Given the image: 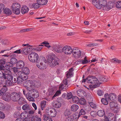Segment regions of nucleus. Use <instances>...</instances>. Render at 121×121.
Returning a JSON list of instances; mask_svg holds the SVG:
<instances>
[{"instance_id":"obj_35","label":"nucleus","mask_w":121,"mask_h":121,"mask_svg":"<svg viewBox=\"0 0 121 121\" xmlns=\"http://www.w3.org/2000/svg\"><path fill=\"white\" fill-rule=\"evenodd\" d=\"M98 115L100 117H103L105 114V112L104 110H99L97 112Z\"/></svg>"},{"instance_id":"obj_57","label":"nucleus","mask_w":121,"mask_h":121,"mask_svg":"<svg viewBox=\"0 0 121 121\" xmlns=\"http://www.w3.org/2000/svg\"><path fill=\"white\" fill-rule=\"evenodd\" d=\"M89 104L91 107L93 109H95L96 107V105L94 103L92 102H90Z\"/></svg>"},{"instance_id":"obj_56","label":"nucleus","mask_w":121,"mask_h":121,"mask_svg":"<svg viewBox=\"0 0 121 121\" xmlns=\"http://www.w3.org/2000/svg\"><path fill=\"white\" fill-rule=\"evenodd\" d=\"M118 107L117 106V104L116 106L113 108V109L112 110H113L114 112L115 113H117L119 111V109H118Z\"/></svg>"},{"instance_id":"obj_44","label":"nucleus","mask_w":121,"mask_h":121,"mask_svg":"<svg viewBox=\"0 0 121 121\" xmlns=\"http://www.w3.org/2000/svg\"><path fill=\"white\" fill-rule=\"evenodd\" d=\"M53 104V106L56 108H60L61 106V104L59 102H56V103Z\"/></svg>"},{"instance_id":"obj_50","label":"nucleus","mask_w":121,"mask_h":121,"mask_svg":"<svg viewBox=\"0 0 121 121\" xmlns=\"http://www.w3.org/2000/svg\"><path fill=\"white\" fill-rule=\"evenodd\" d=\"M108 117L111 120H113L115 116L113 113H110L108 114Z\"/></svg>"},{"instance_id":"obj_28","label":"nucleus","mask_w":121,"mask_h":121,"mask_svg":"<svg viewBox=\"0 0 121 121\" xmlns=\"http://www.w3.org/2000/svg\"><path fill=\"white\" fill-rule=\"evenodd\" d=\"M5 60L4 59H3L0 60V68L1 69L4 68V65L5 64Z\"/></svg>"},{"instance_id":"obj_4","label":"nucleus","mask_w":121,"mask_h":121,"mask_svg":"<svg viewBox=\"0 0 121 121\" xmlns=\"http://www.w3.org/2000/svg\"><path fill=\"white\" fill-rule=\"evenodd\" d=\"M47 62V60L46 58L43 56H40L37 60L36 62L39 64L40 65L37 64V67L41 69H43L46 68V66L44 63H46Z\"/></svg>"},{"instance_id":"obj_39","label":"nucleus","mask_w":121,"mask_h":121,"mask_svg":"<svg viewBox=\"0 0 121 121\" xmlns=\"http://www.w3.org/2000/svg\"><path fill=\"white\" fill-rule=\"evenodd\" d=\"M40 7V5L38 3H34L32 5V8L34 9H37Z\"/></svg>"},{"instance_id":"obj_40","label":"nucleus","mask_w":121,"mask_h":121,"mask_svg":"<svg viewBox=\"0 0 121 121\" xmlns=\"http://www.w3.org/2000/svg\"><path fill=\"white\" fill-rule=\"evenodd\" d=\"M32 81L30 80H27L25 82L24 84L27 85L28 86H30V87H33V84L31 83Z\"/></svg>"},{"instance_id":"obj_43","label":"nucleus","mask_w":121,"mask_h":121,"mask_svg":"<svg viewBox=\"0 0 121 121\" xmlns=\"http://www.w3.org/2000/svg\"><path fill=\"white\" fill-rule=\"evenodd\" d=\"M111 62L113 63H118L121 64V60H118L116 58H114L111 60Z\"/></svg>"},{"instance_id":"obj_63","label":"nucleus","mask_w":121,"mask_h":121,"mask_svg":"<svg viewBox=\"0 0 121 121\" xmlns=\"http://www.w3.org/2000/svg\"><path fill=\"white\" fill-rule=\"evenodd\" d=\"M97 94L99 96L103 95L104 94V91L101 90H98L97 91Z\"/></svg>"},{"instance_id":"obj_25","label":"nucleus","mask_w":121,"mask_h":121,"mask_svg":"<svg viewBox=\"0 0 121 121\" xmlns=\"http://www.w3.org/2000/svg\"><path fill=\"white\" fill-rule=\"evenodd\" d=\"M46 101L45 100H43L41 101L40 105L41 109L42 110H43L44 108L46 107Z\"/></svg>"},{"instance_id":"obj_12","label":"nucleus","mask_w":121,"mask_h":121,"mask_svg":"<svg viewBox=\"0 0 121 121\" xmlns=\"http://www.w3.org/2000/svg\"><path fill=\"white\" fill-rule=\"evenodd\" d=\"M3 99L6 101H9L11 99V95L9 93H5L2 96Z\"/></svg>"},{"instance_id":"obj_8","label":"nucleus","mask_w":121,"mask_h":121,"mask_svg":"<svg viewBox=\"0 0 121 121\" xmlns=\"http://www.w3.org/2000/svg\"><path fill=\"white\" fill-rule=\"evenodd\" d=\"M11 99L13 101L16 102L18 100L20 96L19 94L16 92H13L10 94Z\"/></svg>"},{"instance_id":"obj_36","label":"nucleus","mask_w":121,"mask_h":121,"mask_svg":"<svg viewBox=\"0 0 121 121\" xmlns=\"http://www.w3.org/2000/svg\"><path fill=\"white\" fill-rule=\"evenodd\" d=\"M79 99L76 96H73L72 97V100L74 103L78 104L79 102Z\"/></svg>"},{"instance_id":"obj_60","label":"nucleus","mask_w":121,"mask_h":121,"mask_svg":"<svg viewBox=\"0 0 121 121\" xmlns=\"http://www.w3.org/2000/svg\"><path fill=\"white\" fill-rule=\"evenodd\" d=\"M18 69H19L17 68V67H14L12 68V70L14 73H19V71H20L18 70Z\"/></svg>"},{"instance_id":"obj_9","label":"nucleus","mask_w":121,"mask_h":121,"mask_svg":"<svg viewBox=\"0 0 121 121\" xmlns=\"http://www.w3.org/2000/svg\"><path fill=\"white\" fill-rule=\"evenodd\" d=\"M69 82L68 81L67 79L63 80V83L61 84V85L59 87V88L61 89H65L66 90L67 88V87L68 86V85Z\"/></svg>"},{"instance_id":"obj_38","label":"nucleus","mask_w":121,"mask_h":121,"mask_svg":"<svg viewBox=\"0 0 121 121\" xmlns=\"http://www.w3.org/2000/svg\"><path fill=\"white\" fill-rule=\"evenodd\" d=\"M5 70L3 69H0V78H2L3 77L4 78V76L5 74Z\"/></svg>"},{"instance_id":"obj_61","label":"nucleus","mask_w":121,"mask_h":121,"mask_svg":"<svg viewBox=\"0 0 121 121\" xmlns=\"http://www.w3.org/2000/svg\"><path fill=\"white\" fill-rule=\"evenodd\" d=\"M98 45V44L95 43H90L86 45L88 47H94L97 46Z\"/></svg>"},{"instance_id":"obj_7","label":"nucleus","mask_w":121,"mask_h":121,"mask_svg":"<svg viewBox=\"0 0 121 121\" xmlns=\"http://www.w3.org/2000/svg\"><path fill=\"white\" fill-rule=\"evenodd\" d=\"M73 49L70 46H66L62 48L63 52L66 55L70 54L73 52Z\"/></svg>"},{"instance_id":"obj_32","label":"nucleus","mask_w":121,"mask_h":121,"mask_svg":"<svg viewBox=\"0 0 121 121\" xmlns=\"http://www.w3.org/2000/svg\"><path fill=\"white\" fill-rule=\"evenodd\" d=\"M85 109H81L79 112L78 117V118L82 115H84L86 114V113L85 111Z\"/></svg>"},{"instance_id":"obj_27","label":"nucleus","mask_w":121,"mask_h":121,"mask_svg":"<svg viewBox=\"0 0 121 121\" xmlns=\"http://www.w3.org/2000/svg\"><path fill=\"white\" fill-rule=\"evenodd\" d=\"M21 5L17 3H15L13 4L12 6V8L20 9Z\"/></svg>"},{"instance_id":"obj_2","label":"nucleus","mask_w":121,"mask_h":121,"mask_svg":"<svg viewBox=\"0 0 121 121\" xmlns=\"http://www.w3.org/2000/svg\"><path fill=\"white\" fill-rule=\"evenodd\" d=\"M82 82L90 83L96 86L101 84V82L99 81L97 78L92 75H89L86 78L83 79Z\"/></svg>"},{"instance_id":"obj_48","label":"nucleus","mask_w":121,"mask_h":121,"mask_svg":"<svg viewBox=\"0 0 121 121\" xmlns=\"http://www.w3.org/2000/svg\"><path fill=\"white\" fill-rule=\"evenodd\" d=\"M101 101L102 103L104 105H107L108 104V100L104 98H102Z\"/></svg>"},{"instance_id":"obj_1","label":"nucleus","mask_w":121,"mask_h":121,"mask_svg":"<svg viewBox=\"0 0 121 121\" xmlns=\"http://www.w3.org/2000/svg\"><path fill=\"white\" fill-rule=\"evenodd\" d=\"M55 57L54 54H50L47 56L48 64L50 67H54L59 64V59L58 58H55Z\"/></svg>"},{"instance_id":"obj_13","label":"nucleus","mask_w":121,"mask_h":121,"mask_svg":"<svg viewBox=\"0 0 121 121\" xmlns=\"http://www.w3.org/2000/svg\"><path fill=\"white\" fill-rule=\"evenodd\" d=\"M25 65L24 62L22 60L18 61L16 64V67L17 68L20 69L23 67Z\"/></svg>"},{"instance_id":"obj_23","label":"nucleus","mask_w":121,"mask_h":121,"mask_svg":"<svg viewBox=\"0 0 121 121\" xmlns=\"http://www.w3.org/2000/svg\"><path fill=\"white\" fill-rule=\"evenodd\" d=\"M31 121H41V119L38 115L33 116L31 119Z\"/></svg>"},{"instance_id":"obj_26","label":"nucleus","mask_w":121,"mask_h":121,"mask_svg":"<svg viewBox=\"0 0 121 121\" xmlns=\"http://www.w3.org/2000/svg\"><path fill=\"white\" fill-rule=\"evenodd\" d=\"M110 99L111 101L115 100L117 97V96L115 94L113 93L110 94Z\"/></svg>"},{"instance_id":"obj_30","label":"nucleus","mask_w":121,"mask_h":121,"mask_svg":"<svg viewBox=\"0 0 121 121\" xmlns=\"http://www.w3.org/2000/svg\"><path fill=\"white\" fill-rule=\"evenodd\" d=\"M22 70L23 73H24V74L27 75L29 73V70L27 68L24 67L22 69Z\"/></svg>"},{"instance_id":"obj_55","label":"nucleus","mask_w":121,"mask_h":121,"mask_svg":"<svg viewBox=\"0 0 121 121\" xmlns=\"http://www.w3.org/2000/svg\"><path fill=\"white\" fill-rule=\"evenodd\" d=\"M99 80L100 81L102 82H106L107 80L106 78H105V77L102 76H101L99 78Z\"/></svg>"},{"instance_id":"obj_19","label":"nucleus","mask_w":121,"mask_h":121,"mask_svg":"<svg viewBox=\"0 0 121 121\" xmlns=\"http://www.w3.org/2000/svg\"><path fill=\"white\" fill-rule=\"evenodd\" d=\"M99 3L101 5L102 7L104 10V8L105 7L107 4V1L106 0H99Z\"/></svg>"},{"instance_id":"obj_37","label":"nucleus","mask_w":121,"mask_h":121,"mask_svg":"<svg viewBox=\"0 0 121 121\" xmlns=\"http://www.w3.org/2000/svg\"><path fill=\"white\" fill-rule=\"evenodd\" d=\"M56 110L54 109H52V112H51L50 113L48 114L49 116L52 117H54L56 115Z\"/></svg>"},{"instance_id":"obj_14","label":"nucleus","mask_w":121,"mask_h":121,"mask_svg":"<svg viewBox=\"0 0 121 121\" xmlns=\"http://www.w3.org/2000/svg\"><path fill=\"white\" fill-rule=\"evenodd\" d=\"M31 49V47H24L22 49V53L24 54L27 55L29 53V51H30V49Z\"/></svg>"},{"instance_id":"obj_64","label":"nucleus","mask_w":121,"mask_h":121,"mask_svg":"<svg viewBox=\"0 0 121 121\" xmlns=\"http://www.w3.org/2000/svg\"><path fill=\"white\" fill-rule=\"evenodd\" d=\"M5 108L4 105L2 103H0V111L4 110Z\"/></svg>"},{"instance_id":"obj_54","label":"nucleus","mask_w":121,"mask_h":121,"mask_svg":"<svg viewBox=\"0 0 121 121\" xmlns=\"http://www.w3.org/2000/svg\"><path fill=\"white\" fill-rule=\"evenodd\" d=\"M73 120L72 117L70 116L65 118V121H73Z\"/></svg>"},{"instance_id":"obj_29","label":"nucleus","mask_w":121,"mask_h":121,"mask_svg":"<svg viewBox=\"0 0 121 121\" xmlns=\"http://www.w3.org/2000/svg\"><path fill=\"white\" fill-rule=\"evenodd\" d=\"M78 108V105L76 104L73 105L71 107V110L73 111H76Z\"/></svg>"},{"instance_id":"obj_22","label":"nucleus","mask_w":121,"mask_h":121,"mask_svg":"<svg viewBox=\"0 0 121 121\" xmlns=\"http://www.w3.org/2000/svg\"><path fill=\"white\" fill-rule=\"evenodd\" d=\"M43 118L44 121H53L52 119L49 117L47 114H45L44 115Z\"/></svg>"},{"instance_id":"obj_33","label":"nucleus","mask_w":121,"mask_h":121,"mask_svg":"<svg viewBox=\"0 0 121 121\" xmlns=\"http://www.w3.org/2000/svg\"><path fill=\"white\" fill-rule=\"evenodd\" d=\"M79 103L81 105H85L86 104V102L85 99L82 98L79 99Z\"/></svg>"},{"instance_id":"obj_45","label":"nucleus","mask_w":121,"mask_h":121,"mask_svg":"<svg viewBox=\"0 0 121 121\" xmlns=\"http://www.w3.org/2000/svg\"><path fill=\"white\" fill-rule=\"evenodd\" d=\"M81 63L83 64H86L88 63V61L87 57L86 56L84 57V60H81Z\"/></svg>"},{"instance_id":"obj_10","label":"nucleus","mask_w":121,"mask_h":121,"mask_svg":"<svg viewBox=\"0 0 121 121\" xmlns=\"http://www.w3.org/2000/svg\"><path fill=\"white\" fill-rule=\"evenodd\" d=\"M10 73V72L9 71L5 70L4 78L5 79H7L8 80H12L13 76L11 75Z\"/></svg>"},{"instance_id":"obj_62","label":"nucleus","mask_w":121,"mask_h":121,"mask_svg":"<svg viewBox=\"0 0 121 121\" xmlns=\"http://www.w3.org/2000/svg\"><path fill=\"white\" fill-rule=\"evenodd\" d=\"M56 52L59 53H61L63 52L62 48L58 46Z\"/></svg>"},{"instance_id":"obj_41","label":"nucleus","mask_w":121,"mask_h":121,"mask_svg":"<svg viewBox=\"0 0 121 121\" xmlns=\"http://www.w3.org/2000/svg\"><path fill=\"white\" fill-rule=\"evenodd\" d=\"M12 82L13 83H17V79H18V76L16 74V75H14L13 76L12 78Z\"/></svg>"},{"instance_id":"obj_34","label":"nucleus","mask_w":121,"mask_h":121,"mask_svg":"<svg viewBox=\"0 0 121 121\" xmlns=\"http://www.w3.org/2000/svg\"><path fill=\"white\" fill-rule=\"evenodd\" d=\"M12 11L13 13L16 14H19L20 13V9L12 8Z\"/></svg>"},{"instance_id":"obj_3","label":"nucleus","mask_w":121,"mask_h":121,"mask_svg":"<svg viewBox=\"0 0 121 121\" xmlns=\"http://www.w3.org/2000/svg\"><path fill=\"white\" fill-rule=\"evenodd\" d=\"M39 96L38 91L35 90H31L29 91L26 94V97L30 101H34V98H37Z\"/></svg>"},{"instance_id":"obj_16","label":"nucleus","mask_w":121,"mask_h":121,"mask_svg":"<svg viewBox=\"0 0 121 121\" xmlns=\"http://www.w3.org/2000/svg\"><path fill=\"white\" fill-rule=\"evenodd\" d=\"M77 93L78 96L81 97H84V96H86V93L83 90H78L77 91Z\"/></svg>"},{"instance_id":"obj_11","label":"nucleus","mask_w":121,"mask_h":121,"mask_svg":"<svg viewBox=\"0 0 121 121\" xmlns=\"http://www.w3.org/2000/svg\"><path fill=\"white\" fill-rule=\"evenodd\" d=\"M114 4L112 2H108L107 3V5L104 8V10L108 11L113 8Z\"/></svg>"},{"instance_id":"obj_20","label":"nucleus","mask_w":121,"mask_h":121,"mask_svg":"<svg viewBox=\"0 0 121 121\" xmlns=\"http://www.w3.org/2000/svg\"><path fill=\"white\" fill-rule=\"evenodd\" d=\"M3 13L7 16H10L12 13V12L11 10L8 8H6L4 9L3 11Z\"/></svg>"},{"instance_id":"obj_51","label":"nucleus","mask_w":121,"mask_h":121,"mask_svg":"<svg viewBox=\"0 0 121 121\" xmlns=\"http://www.w3.org/2000/svg\"><path fill=\"white\" fill-rule=\"evenodd\" d=\"M11 80H8L6 82L5 84V85L8 86H12L13 85V83L11 81Z\"/></svg>"},{"instance_id":"obj_59","label":"nucleus","mask_w":121,"mask_h":121,"mask_svg":"<svg viewBox=\"0 0 121 121\" xmlns=\"http://www.w3.org/2000/svg\"><path fill=\"white\" fill-rule=\"evenodd\" d=\"M116 7L118 8H121V1H119L117 2Z\"/></svg>"},{"instance_id":"obj_52","label":"nucleus","mask_w":121,"mask_h":121,"mask_svg":"<svg viewBox=\"0 0 121 121\" xmlns=\"http://www.w3.org/2000/svg\"><path fill=\"white\" fill-rule=\"evenodd\" d=\"M24 99L22 97L19 98L18 102V103L20 104H23L24 102Z\"/></svg>"},{"instance_id":"obj_46","label":"nucleus","mask_w":121,"mask_h":121,"mask_svg":"<svg viewBox=\"0 0 121 121\" xmlns=\"http://www.w3.org/2000/svg\"><path fill=\"white\" fill-rule=\"evenodd\" d=\"M70 110L68 109L65 110L64 113V115L65 116H68L70 115Z\"/></svg>"},{"instance_id":"obj_5","label":"nucleus","mask_w":121,"mask_h":121,"mask_svg":"<svg viewBox=\"0 0 121 121\" xmlns=\"http://www.w3.org/2000/svg\"><path fill=\"white\" fill-rule=\"evenodd\" d=\"M28 57L30 61L32 62H36L39 58L38 54L34 52L30 53L28 55Z\"/></svg>"},{"instance_id":"obj_15","label":"nucleus","mask_w":121,"mask_h":121,"mask_svg":"<svg viewBox=\"0 0 121 121\" xmlns=\"http://www.w3.org/2000/svg\"><path fill=\"white\" fill-rule=\"evenodd\" d=\"M18 74L24 81L28 78V77L27 75L23 73L21 71H19V73H18Z\"/></svg>"},{"instance_id":"obj_42","label":"nucleus","mask_w":121,"mask_h":121,"mask_svg":"<svg viewBox=\"0 0 121 121\" xmlns=\"http://www.w3.org/2000/svg\"><path fill=\"white\" fill-rule=\"evenodd\" d=\"M117 104L113 102H112L110 103L109 105L110 108L112 110L113 109V108L116 106Z\"/></svg>"},{"instance_id":"obj_53","label":"nucleus","mask_w":121,"mask_h":121,"mask_svg":"<svg viewBox=\"0 0 121 121\" xmlns=\"http://www.w3.org/2000/svg\"><path fill=\"white\" fill-rule=\"evenodd\" d=\"M17 83L21 84L23 81H24L19 75L18 76Z\"/></svg>"},{"instance_id":"obj_49","label":"nucleus","mask_w":121,"mask_h":121,"mask_svg":"<svg viewBox=\"0 0 121 121\" xmlns=\"http://www.w3.org/2000/svg\"><path fill=\"white\" fill-rule=\"evenodd\" d=\"M43 46V45H37L36 47V48L35 49V50L38 51H40L42 48V46Z\"/></svg>"},{"instance_id":"obj_17","label":"nucleus","mask_w":121,"mask_h":121,"mask_svg":"<svg viewBox=\"0 0 121 121\" xmlns=\"http://www.w3.org/2000/svg\"><path fill=\"white\" fill-rule=\"evenodd\" d=\"M22 109L27 112V111L30 110L31 109V108L30 105L27 104H26L23 105L22 107Z\"/></svg>"},{"instance_id":"obj_58","label":"nucleus","mask_w":121,"mask_h":121,"mask_svg":"<svg viewBox=\"0 0 121 121\" xmlns=\"http://www.w3.org/2000/svg\"><path fill=\"white\" fill-rule=\"evenodd\" d=\"M8 89L7 87V86L5 85H4L2 87L1 89L2 91H3L5 93L7 91Z\"/></svg>"},{"instance_id":"obj_47","label":"nucleus","mask_w":121,"mask_h":121,"mask_svg":"<svg viewBox=\"0 0 121 121\" xmlns=\"http://www.w3.org/2000/svg\"><path fill=\"white\" fill-rule=\"evenodd\" d=\"M10 62L12 64H14L16 63H17V59L15 58H13L11 59Z\"/></svg>"},{"instance_id":"obj_24","label":"nucleus","mask_w":121,"mask_h":121,"mask_svg":"<svg viewBox=\"0 0 121 121\" xmlns=\"http://www.w3.org/2000/svg\"><path fill=\"white\" fill-rule=\"evenodd\" d=\"M47 0H37V2L40 5H45L47 4Z\"/></svg>"},{"instance_id":"obj_31","label":"nucleus","mask_w":121,"mask_h":121,"mask_svg":"<svg viewBox=\"0 0 121 121\" xmlns=\"http://www.w3.org/2000/svg\"><path fill=\"white\" fill-rule=\"evenodd\" d=\"M29 118H31L32 116V115H33L35 113L34 111L32 110H29L28 111H27V112H26Z\"/></svg>"},{"instance_id":"obj_18","label":"nucleus","mask_w":121,"mask_h":121,"mask_svg":"<svg viewBox=\"0 0 121 121\" xmlns=\"http://www.w3.org/2000/svg\"><path fill=\"white\" fill-rule=\"evenodd\" d=\"M29 9L26 6L22 7L21 9L22 13V14H26L28 12Z\"/></svg>"},{"instance_id":"obj_6","label":"nucleus","mask_w":121,"mask_h":121,"mask_svg":"<svg viewBox=\"0 0 121 121\" xmlns=\"http://www.w3.org/2000/svg\"><path fill=\"white\" fill-rule=\"evenodd\" d=\"M72 53L73 56L76 59H78L81 56V51L79 50L78 48H73Z\"/></svg>"},{"instance_id":"obj_21","label":"nucleus","mask_w":121,"mask_h":121,"mask_svg":"<svg viewBox=\"0 0 121 121\" xmlns=\"http://www.w3.org/2000/svg\"><path fill=\"white\" fill-rule=\"evenodd\" d=\"M93 4L98 9H99L102 7L101 5L99 3V1L97 2V1L96 0H93Z\"/></svg>"}]
</instances>
